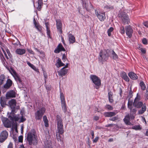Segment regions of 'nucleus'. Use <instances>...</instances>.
I'll use <instances>...</instances> for the list:
<instances>
[{"mask_svg": "<svg viewBox=\"0 0 148 148\" xmlns=\"http://www.w3.org/2000/svg\"><path fill=\"white\" fill-rule=\"evenodd\" d=\"M57 130L56 132V138L58 141H61V139L60 135H62L64 132L62 120L61 117L58 115L56 116Z\"/></svg>", "mask_w": 148, "mask_h": 148, "instance_id": "f257e3e1", "label": "nucleus"}, {"mask_svg": "<svg viewBox=\"0 0 148 148\" xmlns=\"http://www.w3.org/2000/svg\"><path fill=\"white\" fill-rule=\"evenodd\" d=\"M135 99L133 102V106L137 108H140L142 107L141 109L138 111V114H142L146 111L147 109L146 105L145 103L143 104L142 102L140 101V97L138 95Z\"/></svg>", "mask_w": 148, "mask_h": 148, "instance_id": "f03ea898", "label": "nucleus"}, {"mask_svg": "<svg viewBox=\"0 0 148 148\" xmlns=\"http://www.w3.org/2000/svg\"><path fill=\"white\" fill-rule=\"evenodd\" d=\"M9 118L12 121H19L20 122H23L25 120L22 115H15L13 113H11L9 116Z\"/></svg>", "mask_w": 148, "mask_h": 148, "instance_id": "7ed1b4c3", "label": "nucleus"}, {"mask_svg": "<svg viewBox=\"0 0 148 148\" xmlns=\"http://www.w3.org/2000/svg\"><path fill=\"white\" fill-rule=\"evenodd\" d=\"M27 139L30 145L32 144H36L37 143V137L34 133H32L31 132L29 133L27 136Z\"/></svg>", "mask_w": 148, "mask_h": 148, "instance_id": "20e7f679", "label": "nucleus"}, {"mask_svg": "<svg viewBox=\"0 0 148 148\" xmlns=\"http://www.w3.org/2000/svg\"><path fill=\"white\" fill-rule=\"evenodd\" d=\"M90 79L95 86V88L98 89L101 85V81L100 79L96 75H91L90 76Z\"/></svg>", "mask_w": 148, "mask_h": 148, "instance_id": "39448f33", "label": "nucleus"}, {"mask_svg": "<svg viewBox=\"0 0 148 148\" xmlns=\"http://www.w3.org/2000/svg\"><path fill=\"white\" fill-rule=\"evenodd\" d=\"M60 97L61 100V106L62 110L64 113H65L67 110L66 106L64 95L63 93L60 92Z\"/></svg>", "mask_w": 148, "mask_h": 148, "instance_id": "423d86ee", "label": "nucleus"}, {"mask_svg": "<svg viewBox=\"0 0 148 148\" xmlns=\"http://www.w3.org/2000/svg\"><path fill=\"white\" fill-rule=\"evenodd\" d=\"M45 108H42L38 110L35 113V118L36 119H40L45 113Z\"/></svg>", "mask_w": 148, "mask_h": 148, "instance_id": "0eeeda50", "label": "nucleus"}, {"mask_svg": "<svg viewBox=\"0 0 148 148\" xmlns=\"http://www.w3.org/2000/svg\"><path fill=\"white\" fill-rule=\"evenodd\" d=\"M119 16L122 19L124 24H127L129 22L128 16L125 12H122L119 14Z\"/></svg>", "mask_w": 148, "mask_h": 148, "instance_id": "6e6552de", "label": "nucleus"}, {"mask_svg": "<svg viewBox=\"0 0 148 148\" xmlns=\"http://www.w3.org/2000/svg\"><path fill=\"white\" fill-rule=\"evenodd\" d=\"M95 14L98 18L101 21H103L106 19V17L104 12H101L95 10Z\"/></svg>", "mask_w": 148, "mask_h": 148, "instance_id": "1a4fd4ad", "label": "nucleus"}, {"mask_svg": "<svg viewBox=\"0 0 148 148\" xmlns=\"http://www.w3.org/2000/svg\"><path fill=\"white\" fill-rule=\"evenodd\" d=\"M8 136V132L5 131H3L0 135V142H3L7 138Z\"/></svg>", "mask_w": 148, "mask_h": 148, "instance_id": "9d476101", "label": "nucleus"}, {"mask_svg": "<svg viewBox=\"0 0 148 148\" xmlns=\"http://www.w3.org/2000/svg\"><path fill=\"white\" fill-rule=\"evenodd\" d=\"M130 110V112L129 115L130 119H134L136 113L137 111L136 108H131L129 109Z\"/></svg>", "mask_w": 148, "mask_h": 148, "instance_id": "9b49d317", "label": "nucleus"}, {"mask_svg": "<svg viewBox=\"0 0 148 148\" xmlns=\"http://www.w3.org/2000/svg\"><path fill=\"white\" fill-rule=\"evenodd\" d=\"M126 33L129 37H131L133 33V30L130 26H127L125 27Z\"/></svg>", "mask_w": 148, "mask_h": 148, "instance_id": "f8f14e48", "label": "nucleus"}, {"mask_svg": "<svg viewBox=\"0 0 148 148\" xmlns=\"http://www.w3.org/2000/svg\"><path fill=\"white\" fill-rule=\"evenodd\" d=\"M2 121L4 126L7 127H10L11 126V123L10 121L6 118H4L2 119Z\"/></svg>", "mask_w": 148, "mask_h": 148, "instance_id": "ddd939ff", "label": "nucleus"}, {"mask_svg": "<svg viewBox=\"0 0 148 148\" xmlns=\"http://www.w3.org/2000/svg\"><path fill=\"white\" fill-rule=\"evenodd\" d=\"M56 22L57 29L60 33H62V23L61 21L60 20L57 19L56 20Z\"/></svg>", "mask_w": 148, "mask_h": 148, "instance_id": "4468645a", "label": "nucleus"}, {"mask_svg": "<svg viewBox=\"0 0 148 148\" xmlns=\"http://www.w3.org/2000/svg\"><path fill=\"white\" fill-rule=\"evenodd\" d=\"M83 6L87 10H90L92 8V6L90 3L88 4L86 0H85L83 2Z\"/></svg>", "mask_w": 148, "mask_h": 148, "instance_id": "2eb2a0df", "label": "nucleus"}, {"mask_svg": "<svg viewBox=\"0 0 148 148\" xmlns=\"http://www.w3.org/2000/svg\"><path fill=\"white\" fill-rule=\"evenodd\" d=\"M62 51H65V49L62 45L59 44L55 50L54 52L56 53H58Z\"/></svg>", "mask_w": 148, "mask_h": 148, "instance_id": "dca6fc26", "label": "nucleus"}, {"mask_svg": "<svg viewBox=\"0 0 148 148\" xmlns=\"http://www.w3.org/2000/svg\"><path fill=\"white\" fill-rule=\"evenodd\" d=\"M107 52L105 50L101 51L100 53V56L102 59L105 60L107 56Z\"/></svg>", "mask_w": 148, "mask_h": 148, "instance_id": "f3484780", "label": "nucleus"}, {"mask_svg": "<svg viewBox=\"0 0 148 148\" xmlns=\"http://www.w3.org/2000/svg\"><path fill=\"white\" fill-rule=\"evenodd\" d=\"M9 105L11 109L15 108L16 105V101L15 100L12 99L9 102Z\"/></svg>", "mask_w": 148, "mask_h": 148, "instance_id": "a211bd4d", "label": "nucleus"}, {"mask_svg": "<svg viewBox=\"0 0 148 148\" xmlns=\"http://www.w3.org/2000/svg\"><path fill=\"white\" fill-rule=\"evenodd\" d=\"M130 119L129 115L128 114L125 116L123 119V120L126 124L131 125H132V124L130 121Z\"/></svg>", "mask_w": 148, "mask_h": 148, "instance_id": "6ab92c4d", "label": "nucleus"}, {"mask_svg": "<svg viewBox=\"0 0 148 148\" xmlns=\"http://www.w3.org/2000/svg\"><path fill=\"white\" fill-rule=\"evenodd\" d=\"M6 97L7 98L14 97H15V92L13 91H10L8 92L6 95Z\"/></svg>", "mask_w": 148, "mask_h": 148, "instance_id": "aec40b11", "label": "nucleus"}, {"mask_svg": "<svg viewBox=\"0 0 148 148\" xmlns=\"http://www.w3.org/2000/svg\"><path fill=\"white\" fill-rule=\"evenodd\" d=\"M26 51L24 49H17L15 51L16 53L18 54L22 55L25 53Z\"/></svg>", "mask_w": 148, "mask_h": 148, "instance_id": "412c9836", "label": "nucleus"}, {"mask_svg": "<svg viewBox=\"0 0 148 148\" xmlns=\"http://www.w3.org/2000/svg\"><path fill=\"white\" fill-rule=\"evenodd\" d=\"M116 114L114 112H106L104 113V115L106 117H111L115 116Z\"/></svg>", "mask_w": 148, "mask_h": 148, "instance_id": "4be33fe9", "label": "nucleus"}, {"mask_svg": "<svg viewBox=\"0 0 148 148\" xmlns=\"http://www.w3.org/2000/svg\"><path fill=\"white\" fill-rule=\"evenodd\" d=\"M69 40L70 43H73L75 42V37L71 34H69L68 36Z\"/></svg>", "mask_w": 148, "mask_h": 148, "instance_id": "5701e85b", "label": "nucleus"}, {"mask_svg": "<svg viewBox=\"0 0 148 148\" xmlns=\"http://www.w3.org/2000/svg\"><path fill=\"white\" fill-rule=\"evenodd\" d=\"M52 140L49 138L48 141H47V148H52Z\"/></svg>", "mask_w": 148, "mask_h": 148, "instance_id": "b1692460", "label": "nucleus"}, {"mask_svg": "<svg viewBox=\"0 0 148 148\" xmlns=\"http://www.w3.org/2000/svg\"><path fill=\"white\" fill-rule=\"evenodd\" d=\"M56 65L57 67L58 68L64 66V64L61 62L60 59H58L57 60Z\"/></svg>", "mask_w": 148, "mask_h": 148, "instance_id": "393cba45", "label": "nucleus"}, {"mask_svg": "<svg viewBox=\"0 0 148 148\" xmlns=\"http://www.w3.org/2000/svg\"><path fill=\"white\" fill-rule=\"evenodd\" d=\"M12 81L10 79H8L6 84L4 86V87L5 88H8L12 85Z\"/></svg>", "mask_w": 148, "mask_h": 148, "instance_id": "a878e982", "label": "nucleus"}, {"mask_svg": "<svg viewBox=\"0 0 148 148\" xmlns=\"http://www.w3.org/2000/svg\"><path fill=\"white\" fill-rule=\"evenodd\" d=\"M133 100L130 99H129L127 103V107L129 109L133 108Z\"/></svg>", "mask_w": 148, "mask_h": 148, "instance_id": "bb28decb", "label": "nucleus"}, {"mask_svg": "<svg viewBox=\"0 0 148 148\" xmlns=\"http://www.w3.org/2000/svg\"><path fill=\"white\" fill-rule=\"evenodd\" d=\"M68 64H67L66 66L62 68L61 70L62 74H66L67 73V70L66 69L68 67Z\"/></svg>", "mask_w": 148, "mask_h": 148, "instance_id": "cd10ccee", "label": "nucleus"}, {"mask_svg": "<svg viewBox=\"0 0 148 148\" xmlns=\"http://www.w3.org/2000/svg\"><path fill=\"white\" fill-rule=\"evenodd\" d=\"M108 96L109 101L110 103H112L113 101L112 97V93L110 92L108 93Z\"/></svg>", "mask_w": 148, "mask_h": 148, "instance_id": "c85d7f7f", "label": "nucleus"}, {"mask_svg": "<svg viewBox=\"0 0 148 148\" xmlns=\"http://www.w3.org/2000/svg\"><path fill=\"white\" fill-rule=\"evenodd\" d=\"M140 85L142 90H144L146 88V86L143 81H141L140 82Z\"/></svg>", "mask_w": 148, "mask_h": 148, "instance_id": "c756f323", "label": "nucleus"}, {"mask_svg": "<svg viewBox=\"0 0 148 148\" xmlns=\"http://www.w3.org/2000/svg\"><path fill=\"white\" fill-rule=\"evenodd\" d=\"M27 63L28 65L32 69H33L35 71L36 70V68L33 64H32L29 62L28 61L27 62Z\"/></svg>", "mask_w": 148, "mask_h": 148, "instance_id": "7c9ffc66", "label": "nucleus"}, {"mask_svg": "<svg viewBox=\"0 0 148 148\" xmlns=\"http://www.w3.org/2000/svg\"><path fill=\"white\" fill-rule=\"evenodd\" d=\"M129 77L132 79L135 80L138 78V77L136 75H128Z\"/></svg>", "mask_w": 148, "mask_h": 148, "instance_id": "2f4dec72", "label": "nucleus"}, {"mask_svg": "<svg viewBox=\"0 0 148 148\" xmlns=\"http://www.w3.org/2000/svg\"><path fill=\"white\" fill-rule=\"evenodd\" d=\"M121 77L126 81H129V78L128 77L127 75H121Z\"/></svg>", "mask_w": 148, "mask_h": 148, "instance_id": "473e14b6", "label": "nucleus"}, {"mask_svg": "<svg viewBox=\"0 0 148 148\" xmlns=\"http://www.w3.org/2000/svg\"><path fill=\"white\" fill-rule=\"evenodd\" d=\"M132 128L135 130H139L141 129L140 125H136L132 127Z\"/></svg>", "mask_w": 148, "mask_h": 148, "instance_id": "72a5a7b5", "label": "nucleus"}, {"mask_svg": "<svg viewBox=\"0 0 148 148\" xmlns=\"http://www.w3.org/2000/svg\"><path fill=\"white\" fill-rule=\"evenodd\" d=\"M114 30V28L112 27H110L108 30L107 32L108 35L110 36L111 35V32H112Z\"/></svg>", "mask_w": 148, "mask_h": 148, "instance_id": "f704fd0d", "label": "nucleus"}, {"mask_svg": "<svg viewBox=\"0 0 148 148\" xmlns=\"http://www.w3.org/2000/svg\"><path fill=\"white\" fill-rule=\"evenodd\" d=\"M133 92L132 91L131 89L130 88L128 93V97L129 98V99L131 98L133 96Z\"/></svg>", "mask_w": 148, "mask_h": 148, "instance_id": "c9c22d12", "label": "nucleus"}, {"mask_svg": "<svg viewBox=\"0 0 148 148\" xmlns=\"http://www.w3.org/2000/svg\"><path fill=\"white\" fill-rule=\"evenodd\" d=\"M112 56L114 59L116 60L118 58V57L117 55L114 53V51L112 52Z\"/></svg>", "mask_w": 148, "mask_h": 148, "instance_id": "e433bc0d", "label": "nucleus"}, {"mask_svg": "<svg viewBox=\"0 0 148 148\" xmlns=\"http://www.w3.org/2000/svg\"><path fill=\"white\" fill-rule=\"evenodd\" d=\"M105 107L108 110H111L113 109V107L109 105H106Z\"/></svg>", "mask_w": 148, "mask_h": 148, "instance_id": "4c0bfd02", "label": "nucleus"}, {"mask_svg": "<svg viewBox=\"0 0 148 148\" xmlns=\"http://www.w3.org/2000/svg\"><path fill=\"white\" fill-rule=\"evenodd\" d=\"M138 49L140 50V51L143 53H145L146 52V49L140 47H139Z\"/></svg>", "mask_w": 148, "mask_h": 148, "instance_id": "58836bf2", "label": "nucleus"}, {"mask_svg": "<svg viewBox=\"0 0 148 148\" xmlns=\"http://www.w3.org/2000/svg\"><path fill=\"white\" fill-rule=\"evenodd\" d=\"M5 79V77L4 75H1L0 76V81H1V84H2V82L4 81V79Z\"/></svg>", "mask_w": 148, "mask_h": 148, "instance_id": "ea45409f", "label": "nucleus"}, {"mask_svg": "<svg viewBox=\"0 0 148 148\" xmlns=\"http://www.w3.org/2000/svg\"><path fill=\"white\" fill-rule=\"evenodd\" d=\"M120 32L122 34H124L125 30L123 27L122 26L120 27Z\"/></svg>", "mask_w": 148, "mask_h": 148, "instance_id": "a19ab883", "label": "nucleus"}, {"mask_svg": "<svg viewBox=\"0 0 148 148\" xmlns=\"http://www.w3.org/2000/svg\"><path fill=\"white\" fill-rule=\"evenodd\" d=\"M62 59L64 62H65L67 60L65 54L63 55Z\"/></svg>", "mask_w": 148, "mask_h": 148, "instance_id": "79ce46f5", "label": "nucleus"}, {"mask_svg": "<svg viewBox=\"0 0 148 148\" xmlns=\"http://www.w3.org/2000/svg\"><path fill=\"white\" fill-rule=\"evenodd\" d=\"M47 34L48 35L49 38H51L50 36V31L48 29V27L47 26Z\"/></svg>", "mask_w": 148, "mask_h": 148, "instance_id": "37998d69", "label": "nucleus"}, {"mask_svg": "<svg viewBox=\"0 0 148 148\" xmlns=\"http://www.w3.org/2000/svg\"><path fill=\"white\" fill-rule=\"evenodd\" d=\"M143 25L146 27L148 28V21H145L143 22Z\"/></svg>", "mask_w": 148, "mask_h": 148, "instance_id": "c03bdc74", "label": "nucleus"}, {"mask_svg": "<svg viewBox=\"0 0 148 148\" xmlns=\"http://www.w3.org/2000/svg\"><path fill=\"white\" fill-rule=\"evenodd\" d=\"M117 119V117L116 116L112 118H111L109 120L110 121H115Z\"/></svg>", "mask_w": 148, "mask_h": 148, "instance_id": "a18cd8bd", "label": "nucleus"}, {"mask_svg": "<svg viewBox=\"0 0 148 148\" xmlns=\"http://www.w3.org/2000/svg\"><path fill=\"white\" fill-rule=\"evenodd\" d=\"M43 119L45 123V125L46 127V116H44L43 117Z\"/></svg>", "mask_w": 148, "mask_h": 148, "instance_id": "49530a36", "label": "nucleus"}, {"mask_svg": "<svg viewBox=\"0 0 148 148\" xmlns=\"http://www.w3.org/2000/svg\"><path fill=\"white\" fill-rule=\"evenodd\" d=\"M147 91L145 93V97L146 98V99H148V88H147Z\"/></svg>", "mask_w": 148, "mask_h": 148, "instance_id": "de8ad7c7", "label": "nucleus"}, {"mask_svg": "<svg viewBox=\"0 0 148 148\" xmlns=\"http://www.w3.org/2000/svg\"><path fill=\"white\" fill-rule=\"evenodd\" d=\"M36 28L39 31H40L41 29V27L39 24L35 26Z\"/></svg>", "mask_w": 148, "mask_h": 148, "instance_id": "09e8293b", "label": "nucleus"}, {"mask_svg": "<svg viewBox=\"0 0 148 148\" xmlns=\"http://www.w3.org/2000/svg\"><path fill=\"white\" fill-rule=\"evenodd\" d=\"M12 44L14 45L15 46H18L19 44H20V42L18 41V40H17V41L16 42H12Z\"/></svg>", "mask_w": 148, "mask_h": 148, "instance_id": "8fccbe9b", "label": "nucleus"}, {"mask_svg": "<svg viewBox=\"0 0 148 148\" xmlns=\"http://www.w3.org/2000/svg\"><path fill=\"white\" fill-rule=\"evenodd\" d=\"M7 148H13V144L11 142L9 143Z\"/></svg>", "mask_w": 148, "mask_h": 148, "instance_id": "3c124183", "label": "nucleus"}, {"mask_svg": "<svg viewBox=\"0 0 148 148\" xmlns=\"http://www.w3.org/2000/svg\"><path fill=\"white\" fill-rule=\"evenodd\" d=\"M99 138V137L98 136L96 137L95 138L93 139V143H96L98 140Z\"/></svg>", "mask_w": 148, "mask_h": 148, "instance_id": "603ef678", "label": "nucleus"}, {"mask_svg": "<svg viewBox=\"0 0 148 148\" xmlns=\"http://www.w3.org/2000/svg\"><path fill=\"white\" fill-rule=\"evenodd\" d=\"M23 137L22 136H20L18 137V141L19 142H22L23 141Z\"/></svg>", "mask_w": 148, "mask_h": 148, "instance_id": "864d4df0", "label": "nucleus"}, {"mask_svg": "<svg viewBox=\"0 0 148 148\" xmlns=\"http://www.w3.org/2000/svg\"><path fill=\"white\" fill-rule=\"evenodd\" d=\"M1 106L3 107L5 106L6 105L5 103H4V102L3 101H1Z\"/></svg>", "mask_w": 148, "mask_h": 148, "instance_id": "5fc2aeb1", "label": "nucleus"}, {"mask_svg": "<svg viewBox=\"0 0 148 148\" xmlns=\"http://www.w3.org/2000/svg\"><path fill=\"white\" fill-rule=\"evenodd\" d=\"M142 42L143 44H146L147 43V41L146 39L144 38L142 40Z\"/></svg>", "mask_w": 148, "mask_h": 148, "instance_id": "6e6d98bb", "label": "nucleus"}, {"mask_svg": "<svg viewBox=\"0 0 148 148\" xmlns=\"http://www.w3.org/2000/svg\"><path fill=\"white\" fill-rule=\"evenodd\" d=\"M14 77H16V76L17 77V79L18 80V81L19 82H21V79H20V78H19L17 76V75H12Z\"/></svg>", "mask_w": 148, "mask_h": 148, "instance_id": "4d7b16f0", "label": "nucleus"}, {"mask_svg": "<svg viewBox=\"0 0 148 148\" xmlns=\"http://www.w3.org/2000/svg\"><path fill=\"white\" fill-rule=\"evenodd\" d=\"M99 119V117L97 116H94L93 118V119L95 121H97Z\"/></svg>", "mask_w": 148, "mask_h": 148, "instance_id": "13d9d810", "label": "nucleus"}, {"mask_svg": "<svg viewBox=\"0 0 148 148\" xmlns=\"http://www.w3.org/2000/svg\"><path fill=\"white\" fill-rule=\"evenodd\" d=\"M33 21H34V25H35V26L38 24L36 22V21L35 18H34V19Z\"/></svg>", "mask_w": 148, "mask_h": 148, "instance_id": "bf43d9fd", "label": "nucleus"}, {"mask_svg": "<svg viewBox=\"0 0 148 148\" xmlns=\"http://www.w3.org/2000/svg\"><path fill=\"white\" fill-rule=\"evenodd\" d=\"M27 51L29 53L32 54H34V52L31 49H28Z\"/></svg>", "mask_w": 148, "mask_h": 148, "instance_id": "052dcab7", "label": "nucleus"}, {"mask_svg": "<svg viewBox=\"0 0 148 148\" xmlns=\"http://www.w3.org/2000/svg\"><path fill=\"white\" fill-rule=\"evenodd\" d=\"M91 134L92 136V138L93 139L94 137V131H92L91 132Z\"/></svg>", "mask_w": 148, "mask_h": 148, "instance_id": "680f3d73", "label": "nucleus"}, {"mask_svg": "<svg viewBox=\"0 0 148 148\" xmlns=\"http://www.w3.org/2000/svg\"><path fill=\"white\" fill-rule=\"evenodd\" d=\"M3 52L4 53L5 55V58L7 59H9L8 57V56H7V55L6 54L4 50H3Z\"/></svg>", "mask_w": 148, "mask_h": 148, "instance_id": "e2e57ef3", "label": "nucleus"}, {"mask_svg": "<svg viewBox=\"0 0 148 148\" xmlns=\"http://www.w3.org/2000/svg\"><path fill=\"white\" fill-rule=\"evenodd\" d=\"M7 51V52L8 55V56L10 57V56L11 55V53H10V51L8 49L7 51Z\"/></svg>", "mask_w": 148, "mask_h": 148, "instance_id": "0e129e2a", "label": "nucleus"}, {"mask_svg": "<svg viewBox=\"0 0 148 148\" xmlns=\"http://www.w3.org/2000/svg\"><path fill=\"white\" fill-rule=\"evenodd\" d=\"M42 3L41 0H39L38 2V7L39 6H40L41 5Z\"/></svg>", "mask_w": 148, "mask_h": 148, "instance_id": "69168bd1", "label": "nucleus"}, {"mask_svg": "<svg viewBox=\"0 0 148 148\" xmlns=\"http://www.w3.org/2000/svg\"><path fill=\"white\" fill-rule=\"evenodd\" d=\"M113 141V139L112 138H110L108 140V141L110 142H112Z\"/></svg>", "mask_w": 148, "mask_h": 148, "instance_id": "338daca9", "label": "nucleus"}, {"mask_svg": "<svg viewBox=\"0 0 148 148\" xmlns=\"http://www.w3.org/2000/svg\"><path fill=\"white\" fill-rule=\"evenodd\" d=\"M19 148H24V147L23 145H20L19 147Z\"/></svg>", "mask_w": 148, "mask_h": 148, "instance_id": "774afa93", "label": "nucleus"}]
</instances>
